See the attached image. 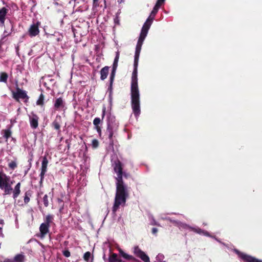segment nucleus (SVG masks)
<instances>
[{
	"instance_id": "nucleus-1",
	"label": "nucleus",
	"mask_w": 262,
	"mask_h": 262,
	"mask_svg": "<svg viewBox=\"0 0 262 262\" xmlns=\"http://www.w3.org/2000/svg\"><path fill=\"white\" fill-rule=\"evenodd\" d=\"M113 167L117 176L116 178V191L112 208V211L115 213L120 206H125L126 200L129 197V192L128 187L123 181V164L119 159H117L114 161Z\"/></svg>"
},
{
	"instance_id": "nucleus-2",
	"label": "nucleus",
	"mask_w": 262,
	"mask_h": 262,
	"mask_svg": "<svg viewBox=\"0 0 262 262\" xmlns=\"http://www.w3.org/2000/svg\"><path fill=\"white\" fill-rule=\"evenodd\" d=\"M141 47L136 46L134 63V70L131 82V106L135 116L137 118L140 114V94L138 84V65Z\"/></svg>"
},
{
	"instance_id": "nucleus-3",
	"label": "nucleus",
	"mask_w": 262,
	"mask_h": 262,
	"mask_svg": "<svg viewBox=\"0 0 262 262\" xmlns=\"http://www.w3.org/2000/svg\"><path fill=\"white\" fill-rule=\"evenodd\" d=\"M10 178L3 172H0V189L4 190V195L10 194L13 190L12 182L10 183Z\"/></svg>"
},
{
	"instance_id": "nucleus-4",
	"label": "nucleus",
	"mask_w": 262,
	"mask_h": 262,
	"mask_svg": "<svg viewBox=\"0 0 262 262\" xmlns=\"http://www.w3.org/2000/svg\"><path fill=\"white\" fill-rule=\"evenodd\" d=\"M154 17L155 16H151L150 14V16L148 17V18L146 19V21L144 23L142 28L140 34V36L136 46L140 47L142 48L143 41L147 36L148 30L154 19Z\"/></svg>"
},
{
	"instance_id": "nucleus-5",
	"label": "nucleus",
	"mask_w": 262,
	"mask_h": 262,
	"mask_svg": "<svg viewBox=\"0 0 262 262\" xmlns=\"http://www.w3.org/2000/svg\"><path fill=\"white\" fill-rule=\"evenodd\" d=\"M12 98L17 102H20V100L27 104L29 102V96L27 95V92L17 86L16 91L12 92Z\"/></svg>"
},
{
	"instance_id": "nucleus-6",
	"label": "nucleus",
	"mask_w": 262,
	"mask_h": 262,
	"mask_svg": "<svg viewBox=\"0 0 262 262\" xmlns=\"http://www.w3.org/2000/svg\"><path fill=\"white\" fill-rule=\"evenodd\" d=\"M234 251L244 262H262V260L256 258L251 255L241 252L236 249L234 250Z\"/></svg>"
},
{
	"instance_id": "nucleus-7",
	"label": "nucleus",
	"mask_w": 262,
	"mask_h": 262,
	"mask_svg": "<svg viewBox=\"0 0 262 262\" xmlns=\"http://www.w3.org/2000/svg\"><path fill=\"white\" fill-rule=\"evenodd\" d=\"M178 225L180 228L190 229L199 234H203L206 236H210L209 233L207 231H204L199 228L191 227L188 225L182 223H178Z\"/></svg>"
},
{
	"instance_id": "nucleus-8",
	"label": "nucleus",
	"mask_w": 262,
	"mask_h": 262,
	"mask_svg": "<svg viewBox=\"0 0 262 262\" xmlns=\"http://www.w3.org/2000/svg\"><path fill=\"white\" fill-rule=\"evenodd\" d=\"M48 164V160L46 156H44L42 158V161L41 163V172L40 173V180L39 182L40 186L42 185V182L44 179V177L46 172L47 171V165Z\"/></svg>"
},
{
	"instance_id": "nucleus-9",
	"label": "nucleus",
	"mask_w": 262,
	"mask_h": 262,
	"mask_svg": "<svg viewBox=\"0 0 262 262\" xmlns=\"http://www.w3.org/2000/svg\"><path fill=\"white\" fill-rule=\"evenodd\" d=\"M40 23L37 21L36 24H33L31 25L28 31L29 35H30V36H35L39 34V26L40 25Z\"/></svg>"
},
{
	"instance_id": "nucleus-10",
	"label": "nucleus",
	"mask_w": 262,
	"mask_h": 262,
	"mask_svg": "<svg viewBox=\"0 0 262 262\" xmlns=\"http://www.w3.org/2000/svg\"><path fill=\"white\" fill-rule=\"evenodd\" d=\"M134 253L137 257L140 258L144 262H150L149 257L138 247L135 248Z\"/></svg>"
},
{
	"instance_id": "nucleus-11",
	"label": "nucleus",
	"mask_w": 262,
	"mask_h": 262,
	"mask_svg": "<svg viewBox=\"0 0 262 262\" xmlns=\"http://www.w3.org/2000/svg\"><path fill=\"white\" fill-rule=\"evenodd\" d=\"M54 107L56 111H60L65 107V102L62 97L57 98L54 104Z\"/></svg>"
},
{
	"instance_id": "nucleus-12",
	"label": "nucleus",
	"mask_w": 262,
	"mask_h": 262,
	"mask_svg": "<svg viewBox=\"0 0 262 262\" xmlns=\"http://www.w3.org/2000/svg\"><path fill=\"white\" fill-rule=\"evenodd\" d=\"M61 123V117L60 115H57L54 121L52 123L51 126L56 130L58 133L60 132V124Z\"/></svg>"
},
{
	"instance_id": "nucleus-13",
	"label": "nucleus",
	"mask_w": 262,
	"mask_h": 262,
	"mask_svg": "<svg viewBox=\"0 0 262 262\" xmlns=\"http://www.w3.org/2000/svg\"><path fill=\"white\" fill-rule=\"evenodd\" d=\"M38 116L34 114H33L32 117H29V121L30 126L33 129H36L38 126Z\"/></svg>"
},
{
	"instance_id": "nucleus-14",
	"label": "nucleus",
	"mask_w": 262,
	"mask_h": 262,
	"mask_svg": "<svg viewBox=\"0 0 262 262\" xmlns=\"http://www.w3.org/2000/svg\"><path fill=\"white\" fill-rule=\"evenodd\" d=\"M8 12V9L5 7L0 9V26L2 27L5 26V21Z\"/></svg>"
},
{
	"instance_id": "nucleus-15",
	"label": "nucleus",
	"mask_w": 262,
	"mask_h": 262,
	"mask_svg": "<svg viewBox=\"0 0 262 262\" xmlns=\"http://www.w3.org/2000/svg\"><path fill=\"white\" fill-rule=\"evenodd\" d=\"M50 226L43 224H41L39 227V231L41 237H45L49 232Z\"/></svg>"
},
{
	"instance_id": "nucleus-16",
	"label": "nucleus",
	"mask_w": 262,
	"mask_h": 262,
	"mask_svg": "<svg viewBox=\"0 0 262 262\" xmlns=\"http://www.w3.org/2000/svg\"><path fill=\"white\" fill-rule=\"evenodd\" d=\"M110 67L105 66L100 70V79L102 80L105 79L108 75Z\"/></svg>"
},
{
	"instance_id": "nucleus-17",
	"label": "nucleus",
	"mask_w": 262,
	"mask_h": 262,
	"mask_svg": "<svg viewBox=\"0 0 262 262\" xmlns=\"http://www.w3.org/2000/svg\"><path fill=\"white\" fill-rule=\"evenodd\" d=\"M118 251L119 252V255L123 258L128 260H134L135 258L130 255H128V254L125 253L121 248H118Z\"/></svg>"
},
{
	"instance_id": "nucleus-18",
	"label": "nucleus",
	"mask_w": 262,
	"mask_h": 262,
	"mask_svg": "<svg viewBox=\"0 0 262 262\" xmlns=\"http://www.w3.org/2000/svg\"><path fill=\"white\" fill-rule=\"evenodd\" d=\"M164 3V0H158L156 5L155 6L154 8H153V10H152L150 14L151 16H155L156 13H157L160 6L162 5V4Z\"/></svg>"
},
{
	"instance_id": "nucleus-19",
	"label": "nucleus",
	"mask_w": 262,
	"mask_h": 262,
	"mask_svg": "<svg viewBox=\"0 0 262 262\" xmlns=\"http://www.w3.org/2000/svg\"><path fill=\"white\" fill-rule=\"evenodd\" d=\"M20 183L18 182L15 186L13 192V198L14 199L17 198L20 193Z\"/></svg>"
},
{
	"instance_id": "nucleus-20",
	"label": "nucleus",
	"mask_w": 262,
	"mask_h": 262,
	"mask_svg": "<svg viewBox=\"0 0 262 262\" xmlns=\"http://www.w3.org/2000/svg\"><path fill=\"white\" fill-rule=\"evenodd\" d=\"M32 191H31L30 190L27 191L25 193L24 201V203L25 204H27L29 202L30 200V197L32 196Z\"/></svg>"
},
{
	"instance_id": "nucleus-21",
	"label": "nucleus",
	"mask_w": 262,
	"mask_h": 262,
	"mask_svg": "<svg viewBox=\"0 0 262 262\" xmlns=\"http://www.w3.org/2000/svg\"><path fill=\"white\" fill-rule=\"evenodd\" d=\"M53 215L48 214L46 216V218L45 219V222L43 223L50 226V224L53 222Z\"/></svg>"
},
{
	"instance_id": "nucleus-22",
	"label": "nucleus",
	"mask_w": 262,
	"mask_h": 262,
	"mask_svg": "<svg viewBox=\"0 0 262 262\" xmlns=\"http://www.w3.org/2000/svg\"><path fill=\"white\" fill-rule=\"evenodd\" d=\"M119 59V52H116V56L115 57L114 62L113 64V70H117V67H118V63Z\"/></svg>"
},
{
	"instance_id": "nucleus-23",
	"label": "nucleus",
	"mask_w": 262,
	"mask_h": 262,
	"mask_svg": "<svg viewBox=\"0 0 262 262\" xmlns=\"http://www.w3.org/2000/svg\"><path fill=\"white\" fill-rule=\"evenodd\" d=\"M8 78V75L6 72L0 73V82L7 83Z\"/></svg>"
},
{
	"instance_id": "nucleus-24",
	"label": "nucleus",
	"mask_w": 262,
	"mask_h": 262,
	"mask_svg": "<svg viewBox=\"0 0 262 262\" xmlns=\"http://www.w3.org/2000/svg\"><path fill=\"white\" fill-rule=\"evenodd\" d=\"M2 132L4 133L3 137L7 140L11 136L12 132L10 128L3 129Z\"/></svg>"
},
{
	"instance_id": "nucleus-25",
	"label": "nucleus",
	"mask_w": 262,
	"mask_h": 262,
	"mask_svg": "<svg viewBox=\"0 0 262 262\" xmlns=\"http://www.w3.org/2000/svg\"><path fill=\"white\" fill-rule=\"evenodd\" d=\"M45 96L41 93L36 101V104L39 106H43L44 105Z\"/></svg>"
},
{
	"instance_id": "nucleus-26",
	"label": "nucleus",
	"mask_w": 262,
	"mask_h": 262,
	"mask_svg": "<svg viewBox=\"0 0 262 262\" xmlns=\"http://www.w3.org/2000/svg\"><path fill=\"white\" fill-rule=\"evenodd\" d=\"M118 255L116 253H111L107 259V262H117Z\"/></svg>"
},
{
	"instance_id": "nucleus-27",
	"label": "nucleus",
	"mask_w": 262,
	"mask_h": 262,
	"mask_svg": "<svg viewBox=\"0 0 262 262\" xmlns=\"http://www.w3.org/2000/svg\"><path fill=\"white\" fill-rule=\"evenodd\" d=\"M25 260V256L23 254H17L14 258V261L24 262Z\"/></svg>"
},
{
	"instance_id": "nucleus-28",
	"label": "nucleus",
	"mask_w": 262,
	"mask_h": 262,
	"mask_svg": "<svg viewBox=\"0 0 262 262\" xmlns=\"http://www.w3.org/2000/svg\"><path fill=\"white\" fill-rule=\"evenodd\" d=\"M116 70H112V72L111 73L110 77V87H112L114 78L115 76Z\"/></svg>"
},
{
	"instance_id": "nucleus-29",
	"label": "nucleus",
	"mask_w": 262,
	"mask_h": 262,
	"mask_svg": "<svg viewBox=\"0 0 262 262\" xmlns=\"http://www.w3.org/2000/svg\"><path fill=\"white\" fill-rule=\"evenodd\" d=\"M8 166L11 169L14 170L17 167V163L15 161H12L8 164Z\"/></svg>"
},
{
	"instance_id": "nucleus-30",
	"label": "nucleus",
	"mask_w": 262,
	"mask_h": 262,
	"mask_svg": "<svg viewBox=\"0 0 262 262\" xmlns=\"http://www.w3.org/2000/svg\"><path fill=\"white\" fill-rule=\"evenodd\" d=\"M43 202L44 206L47 207L49 206V197L47 194H45L43 198Z\"/></svg>"
},
{
	"instance_id": "nucleus-31",
	"label": "nucleus",
	"mask_w": 262,
	"mask_h": 262,
	"mask_svg": "<svg viewBox=\"0 0 262 262\" xmlns=\"http://www.w3.org/2000/svg\"><path fill=\"white\" fill-rule=\"evenodd\" d=\"M114 127L112 124L110 123L107 124V127L106 128V133H114Z\"/></svg>"
},
{
	"instance_id": "nucleus-32",
	"label": "nucleus",
	"mask_w": 262,
	"mask_h": 262,
	"mask_svg": "<svg viewBox=\"0 0 262 262\" xmlns=\"http://www.w3.org/2000/svg\"><path fill=\"white\" fill-rule=\"evenodd\" d=\"M91 256V253L90 252H89V251L86 252L84 254V255H83V259H84V260L85 261H86V262H88L89 261V260H90Z\"/></svg>"
},
{
	"instance_id": "nucleus-33",
	"label": "nucleus",
	"mask_w": 262,
	"mask_h": 262,
	"mask_svg": "<svg viewBox=\"0 0 262 262\" xmlns=\"http://www.w3.org/2000/svg\"><path fill=\"white\" fill-rule=\"evenodd\" d=\"M92 146L93 148H97L99 146V142L97 139H93L92 142Z\"/></svg>"
},
{
	"instance_id": "nucleus-34",
	"label": "nucleus",
	"mask_w": 262,
	"mask_h": 262,
	"mask_svg": "<svg viewBox=\"0 0 262 262\" xmlns=\"http://www.w3.org/2000/svg\"><path fill=\"white\" fill-rule=\"evenodd\" d=\"M101 120L99 118H95L93 120V124L95 126H98L100 123Z\"/></svg>"
},
{
	"instance_id": "nucleus-35",
	"label": "nucleus",
	"mask_w": 262,
	"mask_h": 262,
	"mask_svg": "<svg viewBox=\"0 0 262 262\" xmlns=\"http://www.w3.org/2000/svg\"><path fill=\"white\" fill-rule=\"evenodd\" d=\"M108 135V138L110 139V143L113 144V136L114 135L113 133H106Z\"/></svg>"
},
{
	"instance_id": "nucleus-36",
	"label": "nucleus",
	"mask_w": 262,
	"mask_h": 262,
	"mask_svg": "<svg viewBox=\"0 0 262 262\" xmlns=\"http://www.w3.org/2000/svg\"><path fill=\"white\" fill-rule=\"evenodd\" d=\"M63 255L66 257H69L71 256V253L68 250H64Z\"/></svg>"
},
{
	"instance_id": "nucleus-37",
	"label": "nucleus",
	"mask_w": 262,
	"mask_h": 262,
	"mask_svg": "<svg viewBox=\"0 0 262 262\" xmlns=\"http://www.w3.org/2000/svg\"><path fill=\"white\" fill-rule=\"evenodd\" d=\"M93 7H97L99 5V0H93Z\"/></svg>"
},
{
	"instance_id": "nucleus-38",
	"label": "nucleus",
	"mask_w": 262,
	"mask_h": 262,
	"mask_svg": "<svg viewBox=\"0 0 262 262\" xmlns=\"http://www.w3.org/2000/svg\"><path fill=\"white\" fill-rule=\"evenodd\" d=\"M95 128L97 130L98 133H99L100 135L101 133V129L100 126H99V125L95 126Z\"/></svg>"
},
{
	"instance_id": "nucleus-39",
	"label": "nucleus",
	"mask_w": 262,
	"mask_h": 262,
	"mask_svg": "<svg viewBox=\"0 0 262 262\" xmlns=\"http://www.w3.org/2000/svg\"><path fill=\"white\" fill-rule=\"evenodd\" d=\"M105 111H106L105 107H103V109H102V119L104 118V116L105 115Z\"/></svg>"
},
{
	"instance_id": "nucleus-40",
	"label": "nucleus",
	"mask_w": 262,
	"mask_h": 262,
	"mask_svg": "<svg viewBox=\"0 0 262 262\" xmlns=\"http://www.w3.org/2000/svg\"><path fill=\"white\" fill-rule=\"evenodd\" d=\"M158 232V230L156 228H152V233L154 234H156Z\"/></svg>"
},
{
	"instance_id": "nucleus-41",
	"label": "nucleus",
	"mask_w": 262,
	"mask_h": 262,
	"mask_svg": "<svg viewBox=\"0 0 262 262\" xmlns=\"http://www.w3.org/2000/svg\"><path fill=\"white\" fill-rule=\"evenodd\" d=\"M0 262H14L13 260L10 259H5L3 261H1Z\"/></svg>"
},
{
	"instance_id": "nucleus-42",
	"label": "nucleus",
	"mask_w": 262,
	"mask_h": 262,
	"mask_svg": "<svg viewBox=\"0 0 262 262\" xmlns=\"http://www.w3.org/2000/svg\"><path fill=\"white\" fill-rule=\"evenodd\" d=\"M164 220H165V221H169L170 222H172V220H170V219L169 217H167V216H165Z\"/></svg>"
},
{
	"instance_id": "nucleus-43",
	"label": "nucleus",
	"mask_w": 262,
	"mask_h": 262,
	"mask_svg": "<svg viewBox=\"0 0 262 262\" xmlns=\"http://www.w3.org/2000/svg\"><path fill=\"white\" fill-rule=\"evenodd\" d=\"M117 262H123V260L120 258L118 257Z\"/></svg>"
},
{
	"instance_id": "nucleus-44",
	"label": "nucleus",
	"mask_w": 262,
	"mask_h": 262,
	"mask_svg": "<svg viewBox=\"0 0 262 262\" xmlns=\"http://www.w3.org/2000/svg\"><path fill=\"white\" fill-rule=\"evenodd\" d=\"M213 238L216 241H217L218 242H219L220 243H222V244L224 245V243H222L219 239L216 238V237H213Z\"/></svg>"
},
{
	"instance_id": "nucleus-45",
	"label": "nucleus",
	"mask_w": 262,
	"mask_h": 262,
	"mask_svg": "<svg viewBox=\"0 0 262 262\" xmlns=\"http://www.w3.org/2000/svg\"><path fill=\"white\" fill-rule=\"evenodd\" d=\"M128 174L125 172H123V176H124L125 178H127L128 177Z\"/></svg>"
},
{
	"instance_id": "nucleus-46",
	"label": "nucleus",
	"mask_w": 262,
	"mask_h": 262,
	"mask_svg": "<svg viewBox=\"0 0 262 262\" xmlns=\"http://www.w3.org/2000/svg\"><path fill=\"white\" fill-rule=\"evenodd\" d=\"M124 0H117L119 3H121Z\"/></svg>"
},
{
	"instance_id": "nucleus-47",
	"label": "nucleus",
	"mask_w": 262,
	"mask_h": 262,
	"mask_svg": "<svg viewBox=\"0 0 262 262\" xmlns=\"http://www.w3.org/2000/svg\"><path fill=\"white\" fill-rule=\"evenodd\" d=\"M0 224H2V225L4 224V222H3V220H1V221H0Z\"/></svg>"
},
{
	"instance_id": "nucleus-48",
	"label": "nucleus",
	"mask_w": 262,
	"mask_h": 262,
	"mask_svg": "<svg viewBox=\"0 0 262 262\" xmlns=\"http://www.w3.org/2000/svg\"><path fill=\"white\" fill-rule=\"evenodd\" d=\"M2 227H0V231L2 230Z\"/></svg>"
},
{
	"instance_id": "nucleus-49",
	"label": "nucleus",
	"mask_w": 262,
	"mask_h": 262,
	"mask_svg": "<svg viewBox=\"0 0 262 262\" xmlns=\"http://www.w3.org/2000/svg\"><path fill=\"white\" fill-rule=\"evenodd\" d=\"M68 148H70V145H68Z\"/></svg>"
},
{
	"instance_id": "nucleus-50",
	"label": "nucleus",
	"mask_w": 262,
	"mask_h": 262,
	"mask_svg": "<svg viewBox=\"0 0 262 262\" xmlns=\"http://www.w3.org/2000/svg\"><path fill=\"white\" fill-rule=\"evenodd\" d=\"M58 201H61V200L60 199H58Z\"/></svg>"
}]
</instances>
